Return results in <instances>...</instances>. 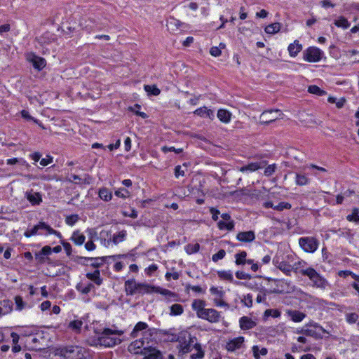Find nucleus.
I'll return each instance as SVG.
<instances>
[{"label":"nucleus","mask_w":359,"mask_h":359,"mask_svg":"<svg viewBox=\"0 0 359 359\" xmlns=\"http://www.w3.org/2000/svg\"><path fill=\"white\" fill-rule=\"evenodd\" d=\"M98 335L97 339L90 343V346H104L112 347L121 343V339L116 336H121L124 332L113 328H104L101 332H95Z\"/></svg>","instance_id":"1"},{"label":"nucleus","mask_w":359,"mask_h":359,"mask_svg":"<svg viewBox=\"0 0 359 359\" xmlns=\"http://www.w3.org/2000/svg\"><path fill=\"white\" fill-rule=\"evenodd\" d=\"M124 287L127 296L152 293L151 285L145 283H137L133 278L126 280Z\"/></svg>","instance_id":"2"},{"label":"nucleus","mask_w":359,"mask_h":359,"mask_svg":"<svg viewBox=\"0 0 359 359\" xmlns=\"http://www.w3.org/2000/svg\"><path fill=\"white\" fill-rule=\"evenodd\" d=\"M300 273L309 277L312 281L313 286L320 289H325L328 283L325 278L321 276L313 268L309 267L306 269L300 270Z\"/></svg>","instance_id":"3"},{"label":"nucleus","mask_w":359,"mask_h":359,"mask_svg":"<svg viewBox=\"0 0 359 359\" xmlns=\"http://www.w3.org/2000/svg\"><path fill=\"white\" fill-rule=\"evenodd\" d=\"M59 354L65 359H81L83 356L81 348L74 346L62 348Z\"/></svg>","instance_id":"4"},{"label":"nucleus","mask_w":359,"mask_h":359,"mask_svg":"<svg viewBox=\"0 0 359 359\" xmlns=\"http://www.w3.org/2000/svg\"><path fill=\"white\" fill-rule=\"evenodd\" d=\"M299 244L302 250L309 253H313L318 248V241L312 236L302 237L299 239Z\"/></svg>","instance_id":"5"},{"label":"nucleus","mask_w":359,"mask_h":359,"mask_svg":"<svg viewBox=\"0 0 359 359\" xmlns=\"http://www.w3.org/2000/svg\"><path fill=\"white\" fill-rule=\"evenodd\" d=\"M283 115L279 109L265 111L260 116V123L269 124L277 119L282 118Z\"/></svg>","instance_id":"6"},{"label":"nucleus","mask_w":359,"mask_h":359,"mask_svg":"<svg viewBox=\"0 0 359 359\" xmlns=\"http://www.w3.org/2000/svg\"><path fill=\"white\" fill-rule=\"evenodd\" d=\"M323 52L318 48L310 47L304 53V59L310 62H316L321 60Z\"/></svg>","instance_id":"7"},{"label":"nucleus","mask_w":359,"mask_h":359,"mask_svg":"<svg viewBox=\"0 0 359 359\" xmlns=\"http://www.w3.org/2000/svg\"><path fill=\"white\" fill-rule=\"evenodd\" d=\"M199 318L206 320L211 323H216L220 320L221 314L214 309H205L203 313L201 314Z\"/></svg>","instance_id":"8"},{"label":"nucleus","mask_w":359,"mask_h":359,"mask_svg":"<svg viewBox=\"0 0 359 359\" xmlns=\"http://www.w3.org/2000/svg\"><path fill=\"white\" fill-rule=\"evenodd\" d=\"M141 355H144L142 359H164L162 352L151 346L144 348Z\"/></svg>","instance_id":"9"},{"label":"nucleus","mask_w":359,"mask_h":359,"mask_svg":"<svg viewBox=\"0 0 359 359\" xmlns=\"http://www.w3.org/2000/svg\"><path fill=\"white\" fill-rule=\"evenodd\" d=\"M277 289L275 292L277 293H290L293 290L291 283L283 279L274 280Z\"/></svg>","instance_id":"10"},{"label":"nucleus","mask_w":359,"mask_h":359,"mask_svg":"<svg viewBox=\"0 0 359 359\" xmlns=\"http://www.w3.org/2000/svg\"><path fill=\"white\" fill-rule=\"evenodd\" d=\"M52 248L48 246H44L40 251L35 253V259L39 264H43L46 260H49L48 256L51 254Z\"/></svg>","instance_id":"11"},{"label":"nucleus","mask_w":359,"mask_h":359,"mask_svg":"<svg viewBox=\"0 0 359 359\" xmlns=\"http://www.w3.org/2000/svg\"><path fill=\"white\" fill-rule=\"evenodd\" d=\"M25 197L32 205H39L42 202V195L32 189L25 193Z\"/></svg>","instance_id":"12"},{"label":"nucleus","mask_w":359,"mask_h":359,"mask_svg":"<svg viewBox=\"0 0 359 359\" xmlns=\"http://www.w3.org/2000/svg\"><path fill=\"white\" fill-rule=\"evenodd\" d=\"M273 263L276 268L280 269L287 276H290L291 271H292V265L289 264L286 262L280 261L279 258L276 257L273 259Z\"/></svg>","instance_id":"13"},{"label":"nucleus","mask_w":359,"mask_h":359,"mask_svg":"<svg viewBox=\"0 0 359 359\" xmlns=\"http://www.w3.org/2000/svg\"><path fill=\"white\" fill-rule=\"evenodd\" d=\"M144 341L143 339H137L133 341L128 347L129 352L134 354H140L143 351Z\"/></svg>","instance_id":"14"},{"label":"nucleus","mask_w":359,"mask_h":359,"mask_svg":"<svg viewBox=\"0 0 359 359\" xmlns=\"http://www.w3.org/2000/svg\"><path fill=\"white\" fill-rule=\"evenodd\" d=\"M236 238L241 242L250 243L255 239V233L253 231H241L236 235Z\"/></svg>","instance_id":"15"},{"label":"nucleus","mask_w":359,"mask_h":359,"mask_svg":"<svg viewBox=\"0 0 359 359\" xmlns=\"http://www.w3.org/2000/svg\"><path fill=\"white\" fill-rule=\"evenodd\" d=\"M13 302L8 299L0 301V317L10 313L13 310Z\"/></svg>","instance_id":"16"},{"label":"nucleus","mask_w":359,"mask_h":359,"mask_svg":"<svg viewBox=\"0 0 359 359\" xmlns=\"http://www.w3.org/2000/svg\"><path fill=\"white\" fill-rule=\"evenodd\" d=\"M244 342V338L243 337H238L231 340L226 344V349L229 351H233L238 348H240Z\"/></svg>","instance_id":"17"},{"label":"nucleus","mask_w":359,"mask_h":359,"mask_svg":"<svg viewBox=\"0 0 359 359\" xmlns=\"http://www.w3.org/2000/svg\"><path fill=\"white\" fill-rule=\"evenodd\" d=\"M205 302L202 299H195L191 304V307L194 311L196 312L198 318L200 317L201 314L203 313V311L205 310Z\"/></svg>","instance_id":"18"},{"label":"nucleus","mask_w":359,"mask_h":359,"mask_svg":"<svg viewBox=\"0 0 359 359\" xmlns=\"http://www.w3.org/2000/svg\"><path fill=\"white\" fill-rule=\"evenodd\" d=\"M39 231H41V230L46 231V233H45L46 235L54 234L59 238H62V234L59 231L53 229L50 226H49L44 222H39Z\"/></svg>","instance_id":"19"},{"label":"nucleus","mask_w":359,"mask_h":359,"mask_svg":"<svg viewBox=\"0 0 359 359\" xmlns=\"http://www.w3.org/2000/svg\"><path fill=\"white\" fill-rule=\"evenodd\" d=\"M239 323L241 328L244 330L252 329L256 325V323L247 316L241 318Z\"/></svg>","instance_id":"20"},{"label":"nucleus","mask_w":359,"mask_h":359,"mask_svg":"<svg viewBox=\"0 0 359 359\" xmlns=\"http://www.w3.org/2000/svg\"><path fill=\"white\" fill-rule=\"evenodd\" d=\"M287 314L291 318V320L295 323L302 321L306 317L305 313L297 310H287Z\"/></svg>","instance_id":"21"},{"label":"nucleus","mask_w":359,"mask_h":359,"mask_svg":"<svg viewBox=\"0 0 359 359\" xmlns=\"http://www.w3.org/2000/svg\"><path fill=\"white\" fill-rule=\"evenodd\" d=\"M34 67L39 70L42 69L46 65V60L41 57L36 56L35 55H32V57L30 59Z\"/></svg>","instance_id":"22"},{"label":"nucleus","mask_w":359,"mask_h":359,"mask_svg":"<svg viewBox=\"0 0 359 359\" xmlns=\"http://www.w3.org/2000/svg\"><path fill=\"white\" fill-rule=\"evenodd\" d=\"M263 163L264 162L250 163L247 165L242 166L241 168H240L239 170L243 172L245 171L254 172L259 168H262L263 167Z\"/></svg>","instance_id":"23"},{"label":"nucleus","mask_w":359,"mask_h":359,"mask_svg":"<svg viewBox=\"0 0 359 359\" xmlns=\"http://www.w3.org/2000/svg\"><path fill=\"white\" fill-rule=\"evenodd\" d=\"M194 114L199 116L201 117H208L212 118L214 116L213 111L208 109L206 107H201L194 111Z\"/></svg>","instance_id":"24"},{"label":"nucleus","mask_w":359,"mask_h":359,"mask_svg":"<svg viewBox=\"0 0 359 359\" xmlns=\"http://www.w3.org/2000/svg\"><path fill=\"white\" fill-rule=\"evenodd\" d=\"M151 287H152V292L159 293V294H161L166 296L169 298L177 297V294L175 292H172V291H170L169 290L164 289V288H162L160 287H155V286H151Z\"/></svg>","instance_id":"25"},{"label":"nucleus","mask_w":359,"mask_h":359,"mask_svg":"<svg viewBox=\"0 0 359 359\" xmlns=\"http://www.w3.org/2000/svg\"><path fill=\"white\" fill-rule=\"evenodd\" d=\"M71 240L78 245H82L86 240L85 236L81 233L79 231H75L73 232L71 237Z\"/></svg>","instance_id":"26"},{"label":"nucleus","mask_w":359,"mask_h":359,"mask_svg":"<svg viewBox=\"0 0 359 359\" xmlns=\"http://www.w3.org/2000/svg\"><path fill=\"white\" fill-rule=\"evenodd\" d=\"M217 117L221 121L227 123L231 120V114L226 109H221L217 111Z\"/></svg>","instance_id":"27"},{"label":"nucleus","mask_w":359,"mask_h":359,"mask_svg":"<svg viewBox=\"0 0 359 359\" xmlns=\"http://www.w3.org/2000/svg\"><path fill=\"white\" fill-rule=\"evenodd\" d=\"M302 45L297 41L290 43L288 46V51L292 57H295L302 50Z\"/></svg>","instance_id":"28"},{"label":"nucleus","mask_w":359,"mask_h":359,"mask_svg":"<svg viewBox=\"0 0 359 359\" xmlns=\"http://www.w3.org/2000/svg\"><path fill=\"white\" fill-rule=\"evenodd\" d=\"M86 277L97 285H100L102 283V279L100 278L99 270H95L93 273H88Z\"/></svg>","instance_id":"29"},{"label":"nucleus","mask_w":359,"mask_h":359,"mask_svg":"<svg viewBox=\"0 0 359 359\" xmlns=\"http://www.w3.org/2000/svg\"><path fill=\"white\" fill-rule=\"evenodd\" d=\"M281 28V25L279 22H274L269 25L265 27V32L269 34H274L278 33Z\"/></svg>","instance_id":"30"},{"label":"nucleus","mask_w":359,"mask_h":359,"mask_svg":"<svg viewBox=\"0 0 359 359\" xmlns=\"http://www.w3.org/2000/svg\"><path fill=\"white\" fill-rule=\"evenodd\" d=\"M79 259H85V260H93L94 262L91 264V266L95 267V268L100 267L101 265L103 264V263L104 262V257H95V258H93V257H79Z\"/></svg>","instance_id":"31"},{"label":"nucleus","mask_w":359,"mask_h":359,"mask_svg":"<svg viewBox=\"0 0 359 359\" xmlns=\"http://www.w3.org/2000/svg\"><path fill=\"white\" fill-rule=\"evenodd\" d=\"M82 325H83L82 320H75L71 321L69 323L68 327L76 333H80L81 330Z\"/></svg>","instance_id":"32"},{"label":"nucleus","mask_w":359,"mask_h":359,"mask_svg":"<svg viewBox=\"0 0 359 359\" xmlns=\"http://www.w3.org/2000/svg\"><path fill=\"white\" fill-rule=\"evenodd\" d=\"M99 196L102 200L104 201H109L111 199L112 194L108 189L102 188L99 191Z\"/></svg>","instance_id":"33"},{"label":"nucleus","mask_w":359,"mask_h":359,"mask_svg":"<svg viewBox=\"0 0 359 359\" xmlns=\"http://www.w3.org/2000/svg\"><path fill=\"white\" fill-rule=\"evenodd\" d=\"M148 327L147 324L144 323V322H139L137 323L134 329L133 330L130 335L132 337L135 338V337H137V333L139 332V331H142V330H144L145 329H147Z\"/></svg>","instance_id":"34"},{"label":"nucleus","mask_w":359,"mask_h":359,"mask_svg":"<svg viewBox=\"0 0 359 359\" xmlns=\"http://www.w3.org/2000/svg\"><path fill=\"white\" fill-rule=\"evenodd\" d=\"M182 22L174 18H170L168 20V22H167V26L168 27V28L171 29L172 30H175V29H177L180 27V26L182 25Z\"/></svg>","instance_id":"35"},{"label":"nucleus","mask_w":359,"mask_h":359,"mask_svg":"<svg viewBox=\"0 0 359 359\" xmlns=\"http://www.w3.org/2000/svg\"><path fill=\"white\" fill-rule=\"evenodd\" d=\"M184 309L181 304H175L170 306V315L171 316H179L183 313Z\"/></svg>","instance_id":"36"},{"label":"nucleus","mask_w":359,"mask_h":359,"mask_svg":"<svg viewBox=\"0 0 359 359\" xmlns=\"http://www.w3.org/2000/svg\"><path fill=\"white\" fill-rule=\"evenodd\" d=\"M246 257L247 252L245 251H242L239 253H237L235 255L236 257V264L237 265H243L246 263Z\"/></svg>","instance_id":"37"},{"label":"nucleus","mask_w":359,"mask_h":359,"mask_svg":"<svg viewBox=\"0 0 359 359\" xmlns=\"http://www.w3.org/2000/svg\"><path fill=\"white\" fill-rule=\"evenodd\" d=\"M300 332L306 336L312 337L315 339H318L321 337V335L319 333H318L316 330L313 328L302 329Z\"/></svg>","instance_id":"38"},{"label":"nucleus","mask_w":359,"mask_h":359,"mask_svg":"<svg viewBox=\"0 0 359 359\" xmlns=\"http://www.w3.org/2000/svg\"><path fill=\"white\" fill-rule=\"evenodd\" d=\"M217 225L219 229H227L229 231H231L234 228V222L229 221L228 222H226L224 221H219L217 223Z\"/></svg>","instance_id":"39"},{"label":"nucleus","mask_w":359,"mask_h":359,"mask_svg":"<svg viewBox=\"0 0 359 359\" xmlns=\"http://www.w3.org/2000/svg\"><path fill=\"white\" fill-rule=\"evenodd\" d=\"M308 91L310 93L315 94L319 96H323L326 94V92L325 90L320 89L318 86L316 85L309 86Z\"/></svg>","instance_id":"40"},{"label":"nucleus","mask_w":359,"mask_h":359,"mask_svg":"<svg viewBox=\"0 0 359 359\" xmlns=\"http://www.w3.org/2000/svg\"><path fill=\"white\" fill-rule=\"evenodd\" d=\"M210 293L215 296V297L224 298L225 295V292L222 290V288H218L216 287H211L210 289Z\"/></svg>","instance_id":"41"},{"label":"nucleus","mask_w":359,"mask_h":359,"mask_svg":"<svg viewBox=\"0 0 359 359\" xmlns=\"http://www.w3.org/2000/svg\"><path fill=\"white\" fill-rule=\"evenodd\" d=\"M309 180L304 175L297 174L296 175V184L299 186L306 185L309 183Z\"/></svg>","instance_id":"42"},{"label":"nucleus","mask_w":359,"mask_h":359,"mask_svg":"<svg viewBox=\"0 0 359 359\" xmlns=\"http://www.w3.org/2000/svg\"><path fill=\"white\" fill-rule=\"evenodd\" d=\"M217 274L221 279L233 281V275L230 271H220Z\"/></svg>","instance_id":"43"},{"label":"nucleus","mask_w":359,"mask_h":359,"mask_svg":"<svg viewBox=\"0 0 359 359\" xmlns=\"http://www.w3.org/2000/svg\"><path fill=\"white\" fill-rule=\"evenodd\" d=\"M200 249V245L198 243L188 244L185 246V250L187 253L191 255L197 252Z\"/></svg>","instance_id":"44"},{"label":"nucleus","mask_w":359,"mask_h":359,"mask_svg":"<svg viewBox=\"0 0 359 359\" xmlns=\"http://www.w3.org/2000/svg\"><path fill=\"white\" fill-rule=\"evenodd\" d=\"M327 101L330 102V103H335L336 104V106L337 108L340 109L341 108L344 104H345V102H346V100L343 97L340 98L339 100H337V98L336 97H332V96H330L327 99Z\"/></svg>","instance_id":"45"},{"label":"nucleus","mask_w":359,"mask_h":359,"mask_svg":"<svg viewBox=\"0 0 359 359\" xmlns=\"http://www.w3.org/2000/svg\"><path fill=\"white\" fill-rule=\"evenodd\" d=\"M334 25L339 27H342L344 29H346L350 26V24L348 22L347 19L344 17H341L339 18V19L335 20Z\"/></svg>","instance_id":"46"},{"label":"nucleus","mask_w":359,"mask_h":359,"mask_svg":"<svg viewBox=\"0 0 359 359\" xmlns=\"http://www.w3.org/2000/svg\"><path fill=\"white\" fill-rule=\"evenodd\" d=\"M144 90L150 95H158L161 90L156 86L145 85Z\"/></svg>","instance_id":"47"},{"label":"nucleus","mask_w":359,"mask_h":359,"mask_svg":"<svg viewBox=\"0 0 359 359\" xmlns=\"http://www.w3.org/2000/svg\"><path fill=\"white\" fill-rule=\"evenodd\" d=\"M252 351L254 356L256 359H259V354L262 355H265L267 354V349L266 348H262L260 351L259 350V347L257 346H254L252 347Z\"/></svg>","instance_id":"48"},{"label":"nucleus","mask_w":359,"mask_h":359,"mask_svg":"<svg viewBox=\"0 0 359 359\" xmlns=\"http://www.w3.org/2000/svg\"><path fill=\"white\" fill-rule=\"evenodd\" d=\"M37 233H39V234H42L43 233L42 232H39V224L35 225L32 229L27 230L25 232L24 235H25V236L29 238V237L34 236V235H36Z\"/></svg>","instance_id":"49"},{"label":"nucleus","mask_w":359,"mask_h":359,"mask_svg":"<svg viewBox=\"0 0 359 359\" xmlns=\"http://www.w3.org/2000/svg\"><path fill=\"white\" fill-rule=\"evenodd\" d=\"M306 265V263L304 261H299L298 262H295L294 265L292 266V271L295 273H300V270L305 269L304 266Z\"/></svg>","instance_id":"50"},{"label":"nucleus","mask_w":359,"mask_h":359,"mask_svg":"<svg viewBox=\"0 0 359 359\" xmlns=\"http://www.w3.org/2000/svg\"><path fill=\"white\" fill-rule=\"evenodd\" d=\"M194 342V338H190L188 344H182L180 346V351L183 353H187L191 351V344Z\"/></svg>","instance_id":"51"},{"label":"nucleus","mask_w":359,"mask_h":359,"mask_svg":"<svg viewBox=\"0 0 359 359\" xmlns=\"http://www.w3.org/2000/svg\"><path fill=\"white\" fill-rule=\"evenodd\" d=\"M291 207V204L287 202H280L277 205H275L274 210L280 212L285 209H290Z\"/></svg>","instance_id":"52"},{"label":"nucleus","mask_w":359,"mask_h":359,"mask_svg":"<svg viewBox=\"0 0 359 359\" xmlns=\"http://www.w3.org/2000/svg\"><path fill=\"white\" fill-rule=\"evenodd\" d=\"M241 302L245 306L250 308L252 306V296L250 294H248L243 297Z\"/></svg>","instance_id":"53"},{"label":"nucleus","mask_w":359,"mask_h":359,"mask_svg":"<svg viewBox=\"0 0 359 359\" xmlns=\"http://www.w3.org/2000/svg\"><path fill=\"white\" fill-rule=\"evenodd\" d=\"M79 220L78 215H72L67 216L65 219V222L70 226H73Z\"/></svg>","instance_id":"54"},{"label":"nucleus","mask_w":359,"mask_h":359,"mask_svg":"<svg viewBox=\"0 0 359 359\" xmlns=\"http://www.w3.org/2000/svg\"><path fill=\"white\" fill-rule=\"evenodd\" d=\"M126 236V231H121L118 234H115L113 236V242L114 244H117L124 240Z\"/></svg>","instance_id":"55"},{"label":"nucleus","mask_w":359,"mask_h":359,"mask_svg":"<svg viewBox=\"0 0 359 359\" xmlns=\"http://www.w3.org/2000/svg\"><path fill=\"white\" fill-rule=\"evenodd\" d=\"M225 255L226 252L224 250H219L216 254L212 255V259L213 262H216L218 260L223 259Z\"/></svg>","instance_id":"56"},{"label":"nucleus","mask_w":359,"mask_h":359,"mask_svg":"<svg viewBox=\"0 0 359 359\" xmlns=\"http://www.w3.org/2000/svg\"><path fill=\"white\" fill-rule=\"evenodd\" d=\"M15 302L16 304V309L21 311L25 307V303L22 300V298L20 296H16L15 297Z\"/></svg>","instance_id":"57"},{"label":"nucleus","mask_w":359,"mask_h":359,"mask_svg":"<svg viewBox=\"0 0 359 359\" xmlns=\"http://www.w3.org/2000/svg\"><path fill=\"white\" fill-rule=\"evenodd\" d=\"M213 302H214L215 305L217 306H224L226 308L229 307V304L226 303V302H224L223 300V298L215 297L213 299Z\"/></svg>","instance_id":"58"},{"label":"nucleus","mask_w":359,"mask_h":359,"mask_svg":"<svg viewBox=\"0 0 359 359\" xmlns=\"http://www.w3.org/2000/svg\"><path fill=\"white\" fill-rule=\"evenodd\" d=\"M276 169V164L268 165L264 170V175L267 177L271 176Z\"/></svg>","instance_id":"59"},{"label":"nucleus","mask_w":359,"mask_h":359,"mask_svg":"<svg viewBox=\"0 0 359 359\" xmlns=\"http://www.w3.org/2000/svg\"><path fill=\"white\" fill-rule=\"evenodd\" d=\"M347 219L348 221H354L356 223L359 224V215H358V210H356V209L353 210L352 215H348L347 216Z\"/></svg>","instance_id":"60"},{"label":"nucleus","mask_w":359,"mask_h":359,"mask_svg":"<svg viewBox=\"0 0 359 359\" xmlns=\"http://www.w3.org/2000/svg\"><path fill=\"white\" fill-rule=\"evenodd\" d=\"M185 175V170L182 169L181 165H177L175 168V176L176 178L183 177Z\"/></svg>","instance_id":"61"},{"label":"nucleus","mask_w":359,"mask_h":359,"mask_svg":"<svg viewBox=\"0 0 359 359\" xmlns=\"http://www.w3.org/2000/svg\"><path fill=\"white\" fill-rule=\"evenodd\" d=\"M61 244L63 245L64 247V249L67 253V256H70L71 254H72V245H70V243L65 241H61Z\"/></svg>","instance_id":"62"},{"label":"nucleus","mask_w":359,"mask_h":359,"mask_svg":"<svg viewBox=\"0 0 359 359\" xmlns=\"http://www.w3.org/2000/svg\"><path fill=\"white\" fill-rule=\"evenodd\" d=\"M358 319V315L355 313H349L346 316V320L350 323H355Z\"/></svg>","instance_id":"63"},{"label":"nucleus","mask_w":359,"mask_h":359,"mask_svg":"<svg viewBox=\"0 0 359 359\" xmlns=\"http://www.w3.org/2000/svg\"><path fill=\"white\" fill-rule=\"evenodd\" d=\"M236 276L237 278L241 279V280H248V279L251 278V276L249 274H248L243 271H239L236 273Z\"/></svg>","instance_id":"64"}]
</instances>
